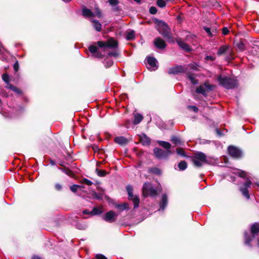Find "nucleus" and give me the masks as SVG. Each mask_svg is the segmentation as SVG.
I'll use <instances>...</instances> for the list:
<instances>
[{"label":"nucleus","instance_id":"obj_9","mask_svg":"<svg viewBox=\"0 0 259 259\" xmlns=\"http://www.w3.org/2000/svg\"><path fill=\"white\" fill-rule=\"evenodd\" d=\"M153 152L158 159H166L169 155L171 154V151H165L158 148H154Z\"/></svg>","mask_w":259,"mask_h":259},{"label":"nucleus","instance_id":"obj_36","mask_svg":"<svg viewBox=\"0 0 259 259\" xmlns=\"http://www.w3.org/2000/svg\"><path fill=\"white\" fill-rule=\"evenodd\" d=\"M97 171V174L100 177H104L106 175V172L104 170H99L98 169H96Z\"/></svg>","mask_w":259,"mask_h":259},{"label":"nucleus","instance_id":"obj_32","mask_svg":"<svg viewBox=\"0 0 259 259\" xmlns=\"http://www.w3.org/2000/svg\"><path fill=\"white\" fill-rule=\"evenodd\" d=\"M178 167L180 170H184L187 167V164L185 161H181L178 164Z\"/></svg>","mask_w":259,"mask_h":259},{"label":"nucleus","instance_id":"obj_22","mask_svg":"<svg viewBox=\"0 0 259 259\" xmlns=\"http://www.w3.org/2000/svg\"><path fill=\"white\" fill-rule=\"evenodd\" d=\"M128 199L133 201L134 205V208H137L139 206L140 199L138 196L134 195L133 197H130Z\"/></svg>","mask_w":259,"mask_h":259},{"label":"nucleus","instance_id":"obj_29","mask_svg":"<svg viewBox=\"0 0 259 259\" xmlns=\"http://www.w3.org/2000/svg\"><path fill=\"white\" fill-rule=\"evenodd\" d=\"M6 88L11 89V90L15 92L18 94H22V92L19 89H18L15 86L12 85V84H9V86H7Z\"/></svg>","mask_w":259,"mask_h":259},{"label":"nucleus","instance_id":"obj_45","mask_svg":"<svg viewBox=\"0 0 259 259\" xmlns=\"http://www.w3.org/2000/svg\"><path fill=\"white\" fill-rule=\"evenodd\" d=\"M121 210H124L128 208V205L126 203H124L122 205H120L118 206Z\"/></svg>","mask_w":259,"mask_h":259},{"label":"nucleus","instance_id":"obj_16","mask_svg":"<svg viewBox=\"0 0 259 259\" xmlns=\"http://www.w3.org/2000/svg\"><path fill=\"white\" fill-rule=\"evenodd\" d=\"M139 140L143 145L148 146L151 143V139L145 134L139 135Z\"/></svg>","mask_w":259,"mask_h":259},{"label":"nucleus","instance_id":"obj_23","mask_svg":"<svg viewBox=\"0 0 259 259\" xmlns=\"http://www.w3.org/2000/svg\"><path fill=\"white\" fill-rule=\"evenodd\" d=\"M229 46L227 45L222 46H221L218 50L217 52V54L219 56H221L224 54H225L229 49Z\"/></svg>","mask_w":259,"mask_h":259},{"label":"nucleus","instance_id":"obj_53","mask_svg":"<svg viewBox=\"0 0 259 259\" xmlns=\"http://www.w3.org/2000/svg\"><path fill=\"white\" fill-rule=\"evenodd\" d=\"M204 30L206 31V32L208 34H211V32H210V29L208 27H205L204 28Z\"/></svg>","mask_w":259,"mask_h":259},{"label":"nucleus","instance_id":"obj_11","mask_svg":"<svg viewBox=\"0 0 259 259\" xmlns=\"http://www.w3.org/2000/svg\"><path fill=\"white\" fill-rule=\"evenodd\" d=\"M187 69L181 65L176 66L168 69V73L169 74H176L181 72H186Z\"/></svg>","mask_w":259,"mask_h":259},{"label":"nucleus","instance_id":"obj_40","mask_svg":"<svg viewBox=\"0 0 259 259\" xmlns=\"http://www.w3.org/2000/svg\"><path fill=\"white\" fill-rule=\"evenodd\" d=\"M188 66L190 67V68L197 70V67H198V65H197L195 63H191L188 65Z\"/></svg>","mask_w":259,"mask_h":259},{"label":"nucleus","instance_id":"obj_51","mask_svg":"<svg viewBox=\"0 0 259 259\" xmlns=\"http://www.w3.org/2000/svg\"><path fill=\"white\" fill-rule=\"evenodd\" d=\"M55 188L57 190H60L62 189V186L59 184H56L55 185Z\"/></svg>","mask_w":259,"mask_h":259},{"label":"nucleus","instance_id":"obj_39","mask_svg":"<svg viewBox=\"0 0 259 259\" xmlns=\"http://www.w3.org/2000/svg\"><path fill=\"white\" fill-rule=\"evenodd\" d=\"M177 154L182 156H185V152L182 148H178L176 150Z\"/></svg>","mask_w":259,"mask_h":259},{"label":"nucleus","instance_id":"obj_15","mask_svg":"<svg viewBox=\"0 0 259 259\" xmlns=\"http://www.w3.org/2000/svg\"><path fill=\"white\" fill-rule=\"evenodd\" d=\"M90 52L93 54L94 56L97 58H102L104 56L103 54L100 52L96 46L92 45L89 47Z\"/></svg>","mask_w":259,"mask_h":259},{"label":"nucleus","instance_id":"obj_43","mask_svg":"<svg viewBox=\"0 0 259 259\" xmlns=\"http://www.w3.org/2000/svg\"><path fill=\"white\" fill-rule=\"evenodd\" d=\"M108 2L111 6H115L118 4V0H108Z\"/></svg>","mask_w":259,"mask_h":259},{"label":"nucleus","instance_id":"obj_56","mask_svg":"<svg viewBox=\"0 0 259 259\" xmlns=\"http://www.w3.org/2000/svg\"><path fill=\"white\" fill-rule=\"evenodd\" d=\"M50 163L52 165H54L55 164V162L54 161L52 160H51L50 161Z\"/></svg>","mask_w":259,"mask_h":259},{"label":"nucleus","instance_id":"obj_12","mask_svg":"<svg viewBox=\"0 0 259 259\" xmlns=\"http://www.w3.org/2000/svg\"><path fill=\"white\" fill-rule=\"evenodd\" d=\"M117 215L113 211H109L106 213L103 217L104 220L108 223H113L116 220Z\"/></svg>","mask_w":259,"mask_h":259},{"label":"nucleus","instance_id":"obj_19","mask_svg":"<svg viewBox=\"0 0 259 259\" xmlns=\"http://www.w3.org/2000/svg\"><path fill=\"white\" fill-rule=\"evenodd\" d=\"M177 43L180 47H181L182 49L185 50L186 51L188 52L190 50L189 45H187L185 42H184L183 41L179 39L177 40Z\"/></svg>","mask_w":259,"mask_h":259},{"label":"nucleus","instance_id":"obj_24","mask_svg":"<svg viewBox=\"0 0 259 259\" xmlns=\"http://www.w3.org/2000/svg\"><path fill=\"white\" fill-rule=\"evenodd\" d=\"M187 76L189 79L191 81V82L193 84H196L197 83V80L195 79V76L194 74H191L189 72H186Z\"/></svg>","mask_w":259,"mask_h":259},{"label":"nucleus","instance_id":"obj_5","mask_svg":"<svg viewBox=\"0 0 259 259\" xmlns=\"http://www.w3.org/2000/svg\"><path fill=\"white\" fill-rule=\"evenodd\" d=\"M218 79L220 83L227 89H233L237 85V80L233 78L225 76H219Z\"/></svg>","mask_w":259,"mask_h":259},{"label":"nucleus","instance_id":"obj_49","mask_svg":"<svg viewBox=\"0 0 259 259\" xmlns=\"http://www.w3.org/2000/svg\"><path fill=\"white\" fill-rule=\"evenodd\" d=\"M228 32H229V30L227 27H224L223 28L222 33L223 34L226 35L228 33Z\"/></svg>","mask_w":259,"mask_h":259},{"label":"nucleus","instance_id":"obj_2","mask_svg":"<svg viewBox=\"0 0 259 259\" xmlns=\"http://www.w3.org/2000/svg\"><path fill=\"white\" fill-rule=\"evenodd\" d=\"M237 174L239 177L246 179L247 181L244 183L243 185L240 188V190L242 194L247 199H249L250 198L248 188L250 187L251 182V177L246 172L241 170H238Z\"/></svg>","mask_w":259,"mask_h":259},{"label":"nucleus","instance_id":"obj_3","mask_svg":"<svg viewBox=\"0 0 259 259\" xmlns=\"http://www.w3.org/2000/svg\"><path fill=\"white\" fill-rule=\"evenodd\" d=\"M162 191V188L159 187H154L152 184L149 182H145L143 186V195L144 197H156L158 192Z\"/></svg>","mask_w":259,"mask_h":259},{"label":"nucleus","instance_id":"obj_8","mask_svg":"<svg viewBox=\"0 0 259 259\" xmlns=\"http://www.w3.org/2000/svg\"><path fill=\"white\" fill-rule=\"evenodd\" d=\"M213 85L210 84L208 82H205L203 85L198 87L196 92L198 94H201L204 96H206V91H211L213 90Z\"/></svg>","mask_w":259,"mask_h":259},{"label":"nucleus","instance_id":"obj_25","mask_svg":"<svg viewBox=\"0 0 259 259\" xmlns=\"http://www.w3.org/2000/svg\"><path fill=\"white\" fill-rule=\"evenodd\" d=\"M92 22L93 23V27L98 31H100L102 30V25L97 20H92Z\"/></svg>","mask_w":259,"mask_h":259},{"label":"nucleus","instance_id":"obj_31","mask_svg":"<svg viewBox=\"0 0 259 259\" xmlns=\"http://www.w3.org/2000/svg\"><path fill=\"white\" fill-rule=\"evenodd\" d=\"M135 38V31L134 30H130L126 33V38L127 40H132Z\"/></svg>","mask_w":259,"mask_h":259},{"label":"nucleus","instance_id":"obj_57","mask_svg":"<svg viewBox=\"0 0 259 259\" xmlns=\"http://www.w3.org/2000/svg\"><path fill=\"white\" fill-rule=\"evenodd\" d=\"M209 143H210V141H206L203 142V143H204V144Z\"/></svg>","mask_w":259,"mask_h":259},{"label":"nucleus","instance_id":"obj_13","mask_svg":"<svg viewBox=\"0 0 259 259\" xmlns=\"http://www.w3.org/2000/svg\"><path fill=\"white\" fill-rule=\"evenodd\" d=\"M160 25L163 27V31H162L160 30H159L160 33L166 39H169L171 38V36L168 26L163 22H161Z\"/></svg>","mask_w":259,"mask_h":259},{"label":"nucleus","instance_id":"obj_33","mask_svg":"<svg viewBox=\"0 0 259 259\" xmlns=\"http://www.w3.org/2000/svg\"><path fill=\"white\" fill-rule=\"evenodd\" d=\"M126 191L128 193V198L133 197V196H134L133 193V189L132 186L131 185H128L126 186Z\"/></svg>","mask_w":259,"mask_h":259},{"label":"nucleus","instance_id":"obj_47","mask_svg":"<svg viewBox=\"0 0 259 259\" xmlns=\"http://www.w3.org/2000/svg\"><path fill=\"white\" fill-rule=\"evenodd\" d=\"M97 259H107V258L102 254H97L96 255Z\"/></svg>","mask_w":259,"mask_h":259},{"label":"nucleus","instance_id":"obj_37","mask_svg":"<svg viewBox=\"0 0 259 259\" xmlns=\"http://www.w3.org/2000/svg\"><path fill=\"white\" fill-rule=\"evenodd\" d=\"M171 141L175 144H180V140L176 136L172 137Z\"/></svg>","mask_w":259,"mask_h":259},{"label":"nucleus","instance_id":"obj_27","mask_svg":"<svg viewBox=\"0 0 259 259\" xmlns=\"http://www.w3.org/2000/svg\"><path fill=\"white\" fill-rule=\"evenodd\" d=\"M102 208L101 207H94L93 210L91 211V215H95L100 214L102 213Z\"/></svg>","mask_w":259,"mask_h":259},{"label":"nucleus","instance_id":"obj_6","mask_svg":"<svg viewBox=\"0 0 259 259\" xmlns=\"http://www.w3.org/2000/svg\"><path fill=\"white\" fill-rule=\"evenodd\" d=\"M82 14L84 17L89 18L95 16L100 18L102 16L101 12L98 8H96L95 12L93 13L90 9L83 8L82 9Z\"/></svg>","mask_w":259,"mask_h":259},{"label":"nucleus","instance_id":"obj_34","mask_svg":"<svg viewBox=\"0 0 259 259\" xmlns=\"http://www.w3.org/2000/svg\"><path fill=\"white\" fill-rule=\"evenodd\" d=\"M2 79L7 83V86H9V84H11L9 82V75L7 74H6V73L3 74L2 75Z\"/></svg>","mask_w":259,"mask_h":259},{"label":"nucleus","instance_id":"obj_1","mask_svg":"<svg viewBox=\"0 0 259 259\" xmlns=\"http://www.w3.org/2000/svg\"><path fill=\"white\" fill-rule=\"evenodd\" d=\"M259 233V222L255 223L251 227V234L244 232L245 243L250 245L251 242L256 240L257 246L259 247V237H257Z\"/></svg>","mask_w":259,"mask_h":259},{"label":"nucleus","instance_id":"obj_21","mask_svg":"<svg viewBox=\"0 0 259 259\" xmlns=\"http://www.w3.org/2000/svg\"><path fill=\"white\" fill-rule=\"evenodd\" d=\"M115 142L120 145H124L127 143V140L123 137H117L115 138Z\"/></svg>","mask_w":259,"mask_h":259},{"label":"nucleus","instance_id":"obj_17","mask_svg":"<svg viewBox=\"0 0 259 259\" xmlns=\"http://www.w3.org/2000/svg\"><path fill=\"white\" fill-rule=\"evenodd\" d=\"M155 46L160 49H163L166 47L165 41L160 37L156 38L154 41Z\"/></svg>","mask_w":259,"mask_h":259},{"label":"nucleus","instance_id":"obj_4","mask_svg":"<svg viewBox=\"0 0 259 259\" xmlns=\"http://www.w3.org/2000/svg\"><path fill=\"white\" fill-rule=\"evenodd\" d=\"M194 165L197 167L202 166L205 163H208L205 154L201 152H196L192 157Z\"/></svg>","mask_w":259,"mask_h":259},{"label":"nucleus","instance_id":"obj_35","mask_svg":"<svg viewBox=\"0 0 259 259\" xmlns=\"http://www.w3.org/2000/svg\"><path fill=\"white\" fill-rule=\"evenodd\" d=\"M156 3L157 6L160 8H163L166 5L165 2L164 0H157Z\"/></svg>","mask_w":259,"mask_h":259},{"label":"nucleus","instance_id":"obj_44","mask_svg":"<svg viewBox=\"0 0 259 259\" xmlns=\"http://www.w3.org/2000/svg\"><path fill=\"white\" fill-rule=\"evenodd\" d=\"M204 59L206 61H213L215 60V58L212 56H206L205 57Z\"/></svg>","mask_w":259,"mask_h":259},{"label":"nucleus","instance_id":"obj_50","mask_svg":"<svg viewBox=\"0 0 259 259\" xmlns=\"http://www.w3.org/2000/svg\"><path fill=\"white\" fill-rule=\"evenodd\" d=\"M19 68L18 62L17 61L14 65V69L15 71H17Z\"/></svg>","mask_w":259,"mask_h":259},{"label":"nucleus","instance_id":"obj_46","mask_svg":"<svg viewBox=\"0 0 259 259\" xmlns=\"http://www.w3.org/2000/svg\"><path fill=\"white\" fill-rule=\"evenodd\" d=\"M118 56V53L117 52H112V53H108L107 57H108L113 56V57H116Z\"/></svg>","mask_w":259,"mask_h":259},{"label":"nucleus","instance_id":"obj_58","mask_svg":"<svg viewBox=\"0 0 259 259\" xmlns=\"http://www.w3.org/2000/svg\"><path fill=\"white\" fill-rule=\"evenodd\" d=\"M79 189H81L83 188V186L82 185H78Z\"/></svg>","mask_w":259,"mask_h":259},{"label":"nucleus","instance_id":"obj_14","mask_svg":"<svg viewBox=\"0 0 259 259\" xmlns=\"http://www.w3.org/2000/svg\"><path fill=\"white\" fill-rule=\"evenodd\" d=\"M147 63L149 66V69L151 70H155L158 66H157V61L156 59L152 57H148L147 58Z\"/></svg>","mask_w":259,"mask_h":259},{"label":"nucleus","instance_id":"obj_48","mask_svg":"<svg viewBox=\"0 0 259 259\" xmlns=\"http://www.w3.org/2000/svg\"><path fill=\"white\" fill-rule=\"evenodd\" d=\"M188 108L195 112H197L198 111V108L195 106H189Z\"/></svg>","mask_w":259,"mask_h":259},{"label":"nucleus","instance_id":"obj_54","mask_svg":"<svg viewBox=\"0 0 259 259\" xmlns=\"http://www.w3.org/2000/svg\"><path fill=\"white\" fill-rule=\"evenodd\" d=\"M94 196L95 197V198H96L97 199H100L101 198V197L100 196H99L96 193H94Z\"/></svg>","mask_w":259,"mask_h":259},{"label":"nucleus","instance_id":"obj_18","mask_svg":"<svg viewBox=\"0 0 259 259\" xmlns=\"http://www.w3.org/2000/svg\"><path fill=\"white\" fill-rule=\"evenodd\" d=\"M168 203L167 196L166 194H163L161 197V200L160 203L159 210H163L166 207Z\"/></svg>","mask_w":259,"mask_h":259},{"label":"nucleus","instance_id":"obj_61","mask_svg":"<svg viewBox=\"0 0 259 259\" xmlns=\"http://www.w3.org/2000/svg\"><path fill=\"white\" fill-rule=\"evenodd\" d=\"M35 259H39V257H37Z\"/></svg>","mask_w":259,"mask_h":259},{"label":"nucleus","instance_id":"obj_42","mask_svg":"<svg viewBox=\"0 0 259 259\" xmlns=\"http://www.w3.org/2000/svg\"><path fill=\"white\" fill-rule=\"evenodd\" d=\"M149 12L152 14H155L157 13V9L154 7H150Z\"/></svg>","mask_w":259,"mask_h":259},{"label":"nucleus","instance_id":"obj_28","mask_svg":"<svg viewBox=\"0 0 259 259\" xmlns=\"http://www.w3.org/2000/svg\"><path fill=\"white\" fill-rule=\"evenodd\" d=\"M148 171L157 175H160L161 174V170L157 167L150 168L148 169Z\"/></svg>","mask_w":259,"mask_h":259},{"label":"nucleus","instance_id":"obj_59","mask_svg":"<svg viewBox=\"0 0 259 259\" xmlns=\"http://www.w3.org/2000/svg\"><path fill=\"white\" fill-rule=\"evenodd\" d=\"M63 1L66 2V3H67V2H70L71 0H62Z\"/></svg>","mask_w":259,"mask_h":259},{"label":"nucleus","instance_id":"obj_26","mask_svg":"<svg viewBox=\"0 0 259 259\" xmlns=\"http://www.w3.org/2000/svg\"><path fill=\"white\" fill-rule=\"evenodd\" d=\"M143 119V116L141 114L136 113L134 116V120L133 123L134 124H139Z\"/></svg>","mask_w":259,"mask_h":259},{"label":"nucleus","instance_id":"obj_7","mask_svg":"<svg viewBox=\"0 0 259 259\" xmlns=\"http://www.w3.org/2000/svg\"><path fill=\"white\" fill-rule=\"evenodd\" d=\"M97 45L100 48H116L117 47V42L113 38L109 39L106 42L99 41Z\"/></svg>","mask_w":259,"mask_h":259},{"label":"nucleus","instance_id":"obj_55","mask_svg":"<svg viewBox=\"0 0 259 259\" xmlns=\"http://www.w3.org/2000/svg\"><path fill=\"white\" fill-rule=\"evenodd\" d=\"M238 47L241 50H243V44H239L238 45Z\"/></svg>","mask_w":259,"mask_h":259},{"label":"nucleus","instance_id":"obj_60","mask_svg":"<svg viewBox=\"0 0 259 259\" xmlns=\"http://www.w3.org/2000/svg\"><path fill=\"white\" fill-rule=\"evenodd\" d=\"M84 228H85V227H82L80 228V229H84Z\"/></svg>","mask_w":259,"mask_h":259},{"label":"nucleus","instance_id":"obj_10","mask_svg":"<svg viewBox=\"0 0 259 259\" xmlns=\"http://www.w3.org/2000/svg\"><path fill=\"white\" fill-rule=\"evenodd\" d=\"M228 152L229 154L234 158H239L242 156L241 150L233 146H229Z\"/></svg>","mask_w":259,"mask_h":259},{"label":"nucleus","instance_id":"obj_38","mask_svg":"<svg viewBox=\"0 0 259 259\" xmlns=\"http://www.w3.org/2000/svg\"><path fill=\"white\" fill-rule=\"evenodd\" d=\"M70 189L73 192H76L79 189L78 185H73L70 186Z\"/></svg>","mask_w":259,"mask_h":259},{"label":"nucleus","instance_id":"obj_30","mask_svg":"<svg viewBox=\"0 0 259 259\" xmlns=\"http://www.w3.org/2000/svg\"><path fill=\"white\" fill-rule=\"evenodd\" d=\"M113 61L111 59L108 58V57L104 60V64L106 68L111 67L113 64Z\"/></svg>","mask_w":259,"mask_h":259},{"label":"nucleus","instance_id":"obj_41","mask_svg":"<svg viewBox=\"0 0 259 259\" xmlns=\"http://www.w3.org/2000/svg\"><path fill=\"white\" fill-rule=\"evenodd\" d=\"M82 183L88 186H91L93 184V182L87 179H83L82 181Z\"/></svg>","mask_w":259,"mask_h":259},{"label":"nucleus","instance_id":"obj_52","mask_svg":"<svg viewBox=\"0 0 259 259\" xmlns=\"http://www.w3.org/2000/svg\"><path fill=\"white\" fill-rule=\"evenodd\" d=\"M82 213L83 214H91V211H90L89 210H84L83 211H82Z\"/></svg>","mask_w":259,"mask_h":259},{"label":"nucleus","instance_id":"obj_20","mask_svg":"<svg viewBox=\"0 0 259 259\" xmlns=\"http://www.w3.org/2000/svg\"><path fill=\"white\" fill-rule=\"evenodd\" d=\"M157 143L166 150L165 151H170L171 145L169 143L163 141H158Z\"/></svg>","mask_w":259,"mask_h":259}]
</instances>
